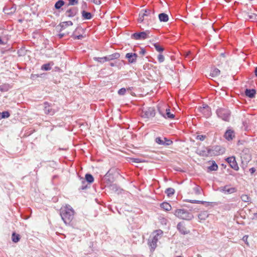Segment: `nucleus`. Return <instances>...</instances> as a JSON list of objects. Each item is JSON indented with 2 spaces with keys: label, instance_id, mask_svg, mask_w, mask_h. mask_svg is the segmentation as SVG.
Listing matches in <instances>:
<instances>
[{
  "label": "nucleus",
  "instance_id": "54",
  "mask_svg": "<svg viewBox=\"0 0 257 257\" xmlns=\"http://www.w3.org/2000/svg\"><path fill=\"white\" fill-rule=\"evenodd\" d=\"M64 35H65V34L60 33V34H58V37H59V38H62L64 36Z\"/></svg>",
  "mask_w": 257,
  "mask_h": 257
},
{
  "label": "nucleus",
  "instance_id": "52",
  "mask_svg": "<svg viewBox=\"0 0 257 257\" xmlns=\"http://www.w3.org/2000/svg\"><path fill=\"white\" fill-rule=\"evenodd\" d=\"M156 142L158 144H161V137H157L156 139Z\"/></svg>",
  "mask_w": 257,
  "mask_h": 257
},
{
  "label": "nucleus",
  "instance_id": "14",
  "mask_svg": "<svg viewBox=\"0 0 257 257\" xmlns=\"http://www.w3.org/2000/svg\"><path fill=\"white\" fill-rule=\"evenodd\" d=\"M78 13V9L76 8H72L67 10L65 13V16L68 18L74 17Z\"/></svg>",
  "mask_w": 257,
  "mask_h": 257
},
{
  "label": "nucleus",
  "instance_id": "34",
  "mask_svg": "<svg viewBox=\"0 0 257 257\" xmlns=\"http://www.w3.org/2000/svg\"><path fill=\"white\" fill-rule=\"evenodd\" d=\"M110 189L115 192H117V193H119L120 192L118 187L116 184H112L110 185Z\"/></svg>",
  "mask_w": 257,
  "mask_h": 257
},
{
  "label": "nucleus",
  "instance_id": "17",
  "mask_svg": "<svg viewBox=\"0 0 257 257\" xmlns=\"http://www.w3.org/2000/svg\"><path fill=\"white\" fill-rule=\"evenodd\" d=\"M120 57V54L118 53H114L111 55H108L105 57H103V59L106 61H108L110 60H112L114 59H116L119 58Z\"/></svg>",
  "mask_w": 257,
  "mask_h": 257
},
{
  "label": "nucleus",
  "instance_id": "36",
  "mask_svg": "<svg viewBox=\"0 0 257 257\" xmlns=\"http://www.w3.org/2000/svg\"><path fill=\"white\" fill-rule=\"evenodd\" d=\"M51 67L49 63H47L42 66L41 69L43 70L48 71L51 69Z\"/></svg>",
  "mask_w": 257,
  "mask_h": 257
},
{
  "label": "nucleus",
  "instance_id": "32",
  "mask_svg": "<svg viewBox=\"0 0 257 257\" xmlns=\"http://www.w3.org/2000/svg\"><path fill=\"white\" fill-rule=\"evenodd\" d=\"M10 114L9 112L7 111H3V112H0V119L3 118H8L10 116Z\"/></svg>",
  "mask_w": 257,
  "mask_h": 257
},
{
  "label": "nucleus",
  "instance_id": "50",
  "mask_svg": "<svg viewBox=\"0 0 257 257\" xmlns=\"http://www.w3.org/2000/svg\"><path fill=\"white\" fill-rule=\"evenodd\" d=\"M83 38V35H79L75 36L74 39H77V40H80V39H82Z\"/></svg>",
  "mask_w": 257,
  "mask_h": 257
},
{
  "label": "nucleus",
  "instance_id": "22",
  "mask_svg": "<svg viewBox=\"0 0 257 257\" xmlns=\"http://www.w3.org/2000/svg\"><path fill=\"white\" fill-rule=\"evenodd\" d=\"M209 214L207 211H202L198 214L199 219L201 220H205L208 217Z\"/></svg>",
  "mask_w": 257,
  "mask_h": 257
},
{
  "label": "nucleus",
  "instance_id": "60",
  "mask_svg": "<svg viewBox=\"0 0 257 257\" xmlns=\"http://www.w3.org/2000/svg\"><path fill=\"white\" fill-rule=\"evenodd\" d=\"M109 65H110V66H111V67H113V66H114V63H110Z\"/></svg>",
  "mask_w": 257,
  "mask_h": 257
},
{
  "label": "nucleus",
  "instance_id": "25",
  "mask_svg": "<svg viewBox=\"0 0 257 257\" xmlns=\"http://www.w3.org/2000/svg\"><path fill=\"white\" fill-rule=\"evenodd\" d=\"M12 239L14 242L17 243L20 239V235L19 234L13 232L12 235Z\"/></svg>",
  "mask_w": 257,
  "mask_h": 257
},
{
  "label": "nucleus",
  "instance_id": "53",
  "mask_svg": "<svg viewBox=\"0 0 257 257\" xmlns=\"http://www.w3.org/2000/svg\"><path fill=\"white\" fill-rule=\"evenodd\" d=\"M255 171V169L254 168H251L249 169V172L251 174H253Z\"/></svg>",
  "mask_w": 257,
  "mask_h": 257
},
{
  "label": "nucleus",
  "instance_id": "24",
  "mask_svg": "<svg viewBox=\"0 0 257 257\" xmlns=\"http://www.w3.org/2000/svg\"><path fill=\"white\" fill-rule=\"evenodd\" d=\"M153 45L156 49L159 52V54L157 55V59L159 62H161V45L159 43H154Z\"/></svg>",
  "mask_w": 257,
  "mask_h": 257
},
{
  "label": "nucleus",
  "instance_id": "16",
  "mask_svg": "<svg viewBox=\"0 0 257 257\" xmlns=\"http://www.w3.org/2000/svg\"><path fill=\"white\" fill-rule=\"evenodd\" d=\"M162 116L165 118L173 119L175 117V115L170 111L169 108H166L165 112L164 113H162Z\"/></svg>",
  "mask_w": 257,
  "mask_h": 257
},
{
  "label": "nucleus",
  "instance_id": "47",
  "mask_svg": "<svg viewBox=\"0 0 257 257\" xmlns=\"http://www.w3.org/2000/svg\"><path fill=\"white\" fill-rule=\"evenodd\" d=\"M8 90V87L6 85H1L0 91L2 92L6 91Z\"/></svg>",
  "mask_w": 257,
  "mask_h": 257
},
{
  "label": "nucleus",
  "instance_id": "18",
  "mask_svg": "<svg viewBox=\"0 0 257 257\" xmlns=\"http://www.w3.org/2000/svg\"><path fill=\"white\" fill-rule=\"evenodd\" d=\"M73 23L69 21H65L60 23L58 27H60V31H62V30L66 29L67 27L72 26Z\"/></svg>",
  "mask_w": 257,
  "mask_h": 257
},
{
  "label": "nucleus",
  "instance_id": "6",
  "mask_svg": "<svg viewBox=\"0 0 257 257\" xmlns=\"http://www.w3.org/2000/svg\"><path fill=\"white\" fill-rule=\"evenodd\" d=\"M155 115V109L154 107H150L142 109L141 116L143 118H150Z\"/></svg>",
  "mask_w": 257,
  "mask_h": 257
},
{
  "label": "nucleus",
  "instance_id": "2",
  "mask_svg": "<svg viewBox=\"0 0 257 257\" xmlns=\"http://www.w3.org/2000/svg\"><path fill=\"white\" fill-rule=\"evenodd\" d=\"M159 232V230L155 231L151 234L148 239V244L150 247L151 251H154L157 247V243L160 238Z\"/></svg>",
  "mask_w": 257,
  "mask_h": 257
},
{
  "label": "nucleus",
  "instance_id": "21",
  "mask_svg": "<svg viewBox=\"0 0 257 257\" xmlns=\"http://www.w3.org/2000/svg\"><path fill=\"white\" fill-rule=\"evenodd\" d=\"M173 141L166 137L162 138V145L168 146L172 145Z\"/></svg>",
  "mask_w": 257,
  "mask_h": 257
},
{
  "label": "nucleus",
  "instance_id": "43",
  "mask_svg": "<svg viewBox=\"0 0 257 257\" xmlns=\"http://www.w3.org/2000/svg\"><path fill=\"white\" fill-rule=\"evenodd\" d=\"M125 92H126V89L124 88H122L120 89L118 91V94L121 95H124Z\"/></svg>",
  "mask_w": 257,
  "mask_h": 257
},
{
  "label": "nucleus",
  "instance_id": "48",
  "mask_svg": "<svg viewBox=\"0 0 257 257\" xmlns=\"http://www.w3.org/2000/svg\"><path fill=\"white\" fill-rule=\"evenodd\" d=\"M95 59L99 62H100V63H103L104 62H106V61L104 60V59H103V57H97V58H95Z\"/></svg>",
  "mask_w": 257,
  "mask_h": 257
},
{
  "label": "nucleus",
  "instance_id": "37",
  "mask_svg": "<svg viewBox=\"0 0 257 257\" xmlns=\"http://www.w3.org/2000/svg\"><path fill=\"white\" fill-rule=\"evenodd\" d=\"M212 150H214L217 152H218V153H219V155H220V154H222L223 153V149H222L219 146H215L213 148H211Z\"/></svg>",
  "mask_w": 257,
  "mask_h": 257
},
{
  "label": "nucleus",
  "instance_id": "26",
  "mask_svg": "<svg viewBox=\"0 0 257 257\" xmlns=\"http://www.w3.org/2000/svg\"><path fill=\"white\" fill-rule=\"evenodd\" d=\"M65 5V2L63 0L58 1L55 4L54 7L57 10H59Z\"/></svg>",
  "mask_w": 257,
  "mask_h": 257
},
{
  "label": "nucleus",
  "instance_id": "15",
  "mask_svg": "<svg viewBox=\"0 0 257 257\" xmlns=\"http://www.w3.org/2000/svg\"><path fill=\"white\" fill-rule=\"evenodd\" d=\"M149 12H148L147 11H145V12H141L139 14V17L138 18V22L139 23H142L144 21L148 20V14Z\"/></svg>",
  "mask_w": 257,
  "mask_h": 257
},
{
  "label": "nucleus",
  "instance_id": "19",
  "mask_svg": "<svg viewBox=\"0 0 257 257\" xmlns=\"http://www.w3.org/2000/svg\"><path fill=\"white\" fill-rule=\"evenodd\" d=\"M224 137L228 141L231 140L234 137V132L232 130H228L224 134Z\"/></svg>",
  "mask_w": 257,
  "mask_h": 257
},
{
  "label": "nucleus",
  "instance_id": "27",
  "mask_svg": "<svg viewBox=\"0 0 257 257\" xmlns=\"http://www.w3.org/2000/svg\"><path fill=\"white\" fill-rule=\"evenodd\" d=\"M162 208L166 211H170L171 210L172 207L169 203L164 202L162 203Z\"/></svg>",
  "mask_w": 257,
  "mask_h": 257
},
{
  "label": "nucleus",
  "instance_id": "46",
  "mask_svg": "<svg viewBox=\"0 0 257 257\" xmlns=\"http://www.w3.org/2000/svg\"><path fill=\"white\" fill-rule=\"evenodd\" d=\"M82 186L80 187V189L81 190H84L87 188V186L86 184V181L85 180H82Z\"/></svg>",
  "mask_w": 257,
  "mask_h": 257
},
{
  "label": "nucleus",
  "instance_id": "63",
  "mask_svg": "<svg viewBox=\"0 0 257 257\" xmlns=\"http://www.w3.org/2000/svg\"><path fill=\"white\" fill-rule=\"evenodd\" d=\"M158 110L160 112H161L159 107H158Z\"/></svg>",
  "mask_w": 257,
  "mask_h": 257
},
{
  "label": "nucleus",
  "instance_id": "29",
  "mask_svg": "<svg viewBox=\"0 0 257 257\" xmlns=\"http://www.w3.org/2000/svg\"><path fill=\"white\" fill-rule=\"evenodd\" d=\"M85 178L86 181L89 183H92L94 181V178L90 174H86Z\"/></svg>",
  "mask_w": 257,
  "mask_h": 257
},
{
  "label": "nucleus",
  "instance_id": "31",
  "mask_svg": "<svg viewBox=\"0 0 257 257\" xmlns=\"http://www.w3.org/2000/svg\"><path fill=\"white\" fill-rule=\"evenodd\" d=\"M165 193L168 197H170L174 194L175 190L172 188H168L165 190Z\"/></svg>",
  "mask_w": 257,
  "mask_h": 257
},
{
  "label": "nucleus",
  "instance_id": "20",
  "mask_svg": "<svg viewBox=\"0 0 257 257\" xmlns=\"http://www.w3.org/2000/svg\"><path fill=\"white\" fill-rule=\"evenodd\" d=\"M256 93V91L254 89H246L245 91V94L246 96L250 97V98H253L254 97V95Z\"/></svg>",
  "mask_w": 257,
  "mask_h": 257
},
{
  "label": "nucleus",
  "instance_id": "40",
  "mask_svg": "<svg viewBox=\"0 0 257 257\" xmlns=\"http://www.w3.org/2000/svg\"><path fill=\"white\" fill-rule=\"evenodd\" d=\"M248 17L249 19L251 20H257V15L255 14H251V15H248Z\"/></svg>",
  "mask_w": 257,
  "mask_h": 257
},
{
  "label": "nucleus",
  "instance_id": "45",
  "mask_svg": "<svg viewBox=\"0 0 257 257\" xmlns=\"http://www.w3.org/2000/svg\"><path fill=\"white\" fill-rule=\"evenodd\" d=\"M206 138V136L205 135H198L196 137V139L199 140L200 141H203Z\"/></svg>",
  "mask_w": 257,
  "mask_h": 257
},
{
  "label": "nucleus",
  "instance_id": "62",
  "mask_svg": "<svg viewBox=\"0 0 257 257\" xmlns=\"http://www.w3.org/2000/svg\"><path fill=\"white\" fill-rule=\"evenodd\" d=\"M163 50H164V48L162 47V49H161L162 52L163 51Z\"/></svg>",
  "mask_w": 257,
  "mask_h": 257
},
{
  "label": "nucleus",
  "instance_id": "12",
  "mask_svg": "<svg viewBox=\"0 0 257 257\" xmlns=\"http://www.w3.org/2000/svg\"><path fill=\"white\" fill-rule=\"evenodd\" d=\"M138 55L136 53H128L125 55V58L130 63H135L137 61Z\"/></svg>",
  "mask_w": 257,
  "mask_h": 257
},
{
  "label": "nucleus",
  "instance_id": "3",
  "mask_svg": "<svg viewBox=\"0 0 257 257\" xmlns=\"http://www.w3.org/2000/svg\"><path fill=\"white\" fill-rule=\"evenodd\" d=\"M174 214L177 217L187 220H190L193 218V215L184 209H178L175 210Z\"/></svg>",
  "mask_w": 257,
  "mask_h": 257
},
{
  "label": "nucleus",
  "instance_id": "33",
  "mask_svg": "<svg viewBox=\"0 0 257 257\" xmlns=\"http://www.w3.org/2000/svg\"><path fill=\"white\" fill-rule=\"evenodd\" d=\"M169 20V15L165 13H162V22H167Z\"/></svg>",
  "mask_w": 257,
  "mask_h": 257
},
{
  "label": "nucleus",
  "instance_id": "23",
  "mask_svg": "<svg viewBox=\"0 0 257 257\" xmlns=\"http://www.w3.org/2000/svg\"><path fill=\"white\" fill-rule=\"evenodd\" d=\"M82 16L85 20H90L92 17L90 13L87 12L85 11H83L82 12Z\"/></svg>",
  "mask_w": 257,
  "mask_h": 257
},
{
  "label": "nucleus",
  "instance_id": "59",
  "mask_svg": "<svg viewBox=\"0 0 257 257\" xmlns=\"http://www.w3.org/2000/svg\"><path fill=\"white\" fill-rule=\"evenodd\" d=\"M138 160H139V159H134V162L138 163V162H139Z\"/></svg>",
  "mask_w": 257,
  "mask_h": 257
},
{
  "label": "nucleus",
  "instance_id": "64",
  "mask_svg": "<svg viewBox=\"0 0 257 257\" xmlns=\"http://www.w3.org/2000/svg\"><path fill=\"white\" fill-rule=\"evenodd\" d=\"M161 4H162V6H163V3H162V2L161 3Z\"/></svg>",
  "mask_w": 257,
  "mask_h": 257
},
{
  "label": "nucleus",
  "instance_id": "44",
  "mask_svg": "<svg viewBox=\"0 0 257 257\" xmlns=\"http://www.w3.org/2000/svg\"><path fill=\"white\" fill-rule=\"evenodd\" d=\"M168 221L167 219L162 217V224H165L166 225H167V228H169V225H168Z\"/></svg>",
  "mask_w": 257,
  "mask_h": 257
},
{
  "label": "nucleus",
  "instance_id": "38",
  "mask_svg": "<svg viewBox=\"0 0 257 257\" xmlns=\"http://www.w3.org/2000/svg\"><path fill=\"white\" fill-rule=\"evenodd\" d=\"M193 190L194 191V193L197 194L199 195L201 194V189L200 187L198 186H196L194 188Z\"/></svg>",
  "mask_w": 257,
  "mask_h": 257
},
{
  "label": "nucleus",
  "instance_id": "10",
  "mask_svg": "<svg viewBox=\"0 0 257 257\" xmlns=\"http://www.w3.org/2000/svg\"><path fill=\"white\" fill-rule=\"evenodd\" d=\"M149 34V31L135 33L132 35V38L135 40H144L148 37Z\"/></svg>",
  "mask_w": 257,
  "mask_h": 257
},
{
  "label": "nucleus",
  "instance_id": "39",
  "mask_svg": "<svg viewBox=\"0 0 257 257\" xmlns=\"http://www.w3.org/2000/svg\"><path fill=\"white\" fill-rule=\"evenodd\" d=\"M188 202H190L192 203H197V204H203L204 201H199V200H187V201Z\"/></svg>",
  "mask_w": 257,
  "mask_h": 257
},
{
  "label": "nucleus",
  "instance_id": "42",
  "mask_svg": "<svg viewBox=\"0 0 257 257\" xmlns=\"http://www.w3.org/2000/svg\"><path fill=\"white\" fill-rule=\"evenodd\" d=\"M152 157L156 160H159L161 157L160 154H157L156 153H153L152 155Z\"/></svg>",
  "mask_w": 257,
  "mask_h": 257
},
{
  "label": "nucleus",
  "instance_id": "49",
  "mask_svg": "<svg viewBox=\"0 0 257 257\" xmlns=\"http://www.w3.org/2000/svg\"><path fill=\"white\" fill-rule=\"evenodd\" d=\"M146 53V50L144 48H141L140 51L139 52L140 54L142 55H145Z\"/></svg>",
  "mask_w": 257,
  "mask_h": 257
},
{
  "label": "nucleus",
  "instance_id": "7",
  "mask_svg": "<svg viewBox=\"0 0 257 257\" xmlns=\"http://www.w3.org/2000/svg\"><path fill=\"white\" fill-rule=\"evenodd\" d=\"M198 109L206 118L209 117L211 114V108L207 104H203L202 106L198 107Z\"/></svg>",
  "mask_w": 257,
  "mask_h": 257
},
{
  "label": "nucleus",
  "instance_id": "1",
  "mask_svg": "<svg viewBox=\"0 0 257 257\" xmlns=\"http://www.w3.org/2000/svg\"><path fill=\"white\" fill-rule=\"evenodd\" d=\"M74 210L69 205H66L61 207L60 215L62 219L66 224L70 225L74 217Z\"/></svg>",
  "mask_w": 257,
  "mask_h": 257
},
{
  "label": "nucleus",
  "instance_id": "61",
  "mask_svg": "<svg viewBox=\"0 0 257 257\" xmlns=\"http://www.w3.org/2000/svg\"><path fill=\"white\" fill-rule=\"evenodd\" d=\"M161 59H162V62H163L164 61V57L163 55H162V57H161Z\"/></svg>",
  "mask_w": 257,
  "mask_h": 257
},
{
  "label": "nucleus",
  "instance_id": "35",
  "mask_svg": "<svg viewBox=\"0 0 257 257\" xmlns=\"http://www.w3.org/2000/svg\"><path fill=\"white\" fill-rule=\"evenodd\" d=\"M241 199L244 202H248L250 201L249 197L245 194H243L241 196Z\"/></svg>",
  "mask_w": 257,
  "mask_h": 257
},
{
  "label": "nucleus",
  "instance_id": "51",
  "mask_svg": "<svg viewBox=\"0 0 257 257\" xmlns=\"http://www.w3.org/2000/svg\"><path fill=\"white\" fill-rule=\"evenodd\" d=\"M93 2L96 5H100L101 4L100 0H93Z\"/></svg>",
  "mask_w": 257,
  "mask_h": 257
},
{
  "label": "nucleus",
  "instance_id": "28",
  "mask_svg": "<svg viewBox=\"0 0 257 257\" xmlns=\"http://www.w3.org/2000/svg\"><path fill=\"white\" fill-rule=\"evenodd\" d=\"M219 74L220 70L217 68H214L213 70H211L210 75L212 77H216L218 76Z\"/></svg>",
  "mask_w": 257,
  "mask_h": 257
},
{
  "label": "nucleus",
  "instance_id": "4",
  "mask_svg": "<svg viewBox=\"0 0 257 257\" xmlns=\"http://www.w3.org/2000/svg\"><path fill=\"white\" fill-rule=\"evenodd\" d=\"M198 154L203 157L212 156H218L219 153L218 152L212 150L209 147H202L197 150Z\"/></svg>",
  "mask_w": 257,
  "mask_h": 257
},
{
  "label": "nucleus",
  "instance_id": "57",
  "mask_svg": "<svg viewBox=\"0 0 257 257\" xmlns=\"http://www.w3.org/2000/svg\"><path fill=\"white\" fill-rule=\"evenodd\" d=\"M2 44H4V42L2 40V39H1V38L0 37V45H2Z\"/></svg>",
  "mask_w": 257,
  "mask_h": 257
},
{
  "label": "nucleus",
  "instance_id": "11",
  "mask_svg": "<svg viewBox=\"0 0 257 257\" xmlns=\"http://www.w3.org/2000/svg\"><path fill=\"white\" fill-rule=\"evenodd\" d=\"M227 163L229 164L230 167L235 171H237L239 169V167L235 160L234 157H228L226 159Z\"/></svg>",
  "mask_w": 257,
  "mask_h": 257
},
{
  "label": "nucleus",
  "instance_id": "58",
  "mask_svg": "<svg viewBox=\"0 0 257 257\" xmlns=\"http://www.w3.org/2000/svg\"><path fill=\"white\" fill-rule=\"evenodd\" d=\"M161 13H160V14H159L158 15V18H159V20H160V21H161Z\"/></svg>",
  "mask_w": 257,
  "mask_h": 257
},
{
  "label": "nucleus",
  "instance_id": "55",
  "mask_svg": "<svg viewBox=\"0 0 257 257\" xmlns=\"http://www.w3.org/2000/svg\"><path fill=\"white\" fill-rule=\"evenodd\" d=\"M254 74H255V76L257 77V67H255V68L254 69Z\"/></svg>",
  "mask_w": 257,
  "mask_h": 257
},
{
  "label": "nucleus",
  "instance_id": "5",
  "mask_svg": "<svg viewBox=\"0 0 257 257\" xmlns=\"http://www.w3.org/2000/svg\"><path fill=\"white\" fill-rule=\"evenodd\" d=\"M218 117L222 120L229 121L230 117V111L229 109L224 108H218L216 111Z\"/></svg>",
  "mask_w": 257,
  "mask_h": 257
},
{
  "label": "nucleus",
  "instance_id": "13",
  "mask_svg": "<svg viewBox=\"0 0 257 257\" xmlns=\"http://www.w3.org/2000/svg\"><path fill=\"white\" fill-rule=\"evenodd\" d=\"M177 229L182 234H187L190 233V230H187L183 222H179L177 226Z\"/></svg>",
  "mask_w": 257,
  "mask_h": 257
},
{
  "label": "nucleus",
  "instance_id": "41",
  "mask_svg": "<svg viewBox=\"0 0 257 257\" xmlns=\"http://www.w3.org/2000/svg\"><path fill=\"white\" fill-rule=\"evenodd\" d=\"M77 0H69L68 6H74L78 4Z\"/></svg>",
  "mask_w": 257,
  "mask_h": 257
},
{
  "label": "nucleus",
  "instance_id": "8",
  "mask_svg": "<svg viewBox=\"0 0 257 257\" xmlns=\"http://www.w3.org/2000/svg\"><path fill=\"white\" fill-rule=\"evenodd\" d=\"M44 111L46 114L53 115L57 110L52 108L51 104L48 102H45L44 103Z\"/></svg>",
  "mask_w": 257,
  "mask_h": 257
},
{
  "label": "nucleus",
  "instance_id": "9",
  "mask_svg": "<svg viewBox=\"0 0 257 257\" xmlns=\"http://www.w3.org/2000/svg\"><path fill=\"white\" fill-rule=\"evenodd\" d=\"M218 190L225 194H232L236 191V189L235 188L230 187V185H225L224 186L220 187L218 188Z\"/></svg>",
  "mask_w": 257,
  "mask_h": 257
},
{
  "label": "nucleus",
  "instance_id": "30",
  "mask_svg": "<svg viewBox=\"0 0 257 257\" xmlns=\"http://www.w3.org/2000/svg\"><path fill=\"white\" fill-rule=\"evenodd\" d=\"M208 169L210 171H216L218 169V166L214 161L212 162V165L208 167Z\"/></svg>",
  "mask_w": 257,
  "mask_h": 257
},
{
  "label": "nucleus",
  "instance_id": "56",
  "mask_svg": "<svg viewBox=\"0 0 257 257\" xmlns=\"http://www.w3.org/2000/svg\"><path fill=\"white\" fill-rule=\"evenodd\" d=\"M254 217H253V219H257V213H254Z\"/></svg>",
  "mask_w": 257,
  "mask_h": 257
}]
</instances>
